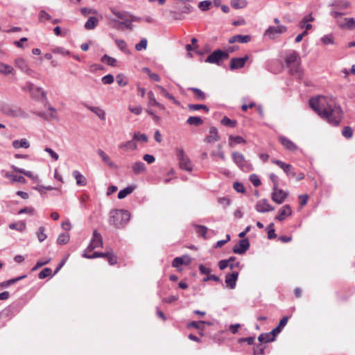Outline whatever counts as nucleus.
Instances as JSON below:
<instances>
[{"mask_svg":"<svg viewBox=\"0 0 355 355\" xmlns=\"http://www.w3.org/2000/svg\"><path fill=\"white\" fill-rule=\"evenodd\" d=\"M229 140H230V146H233V142L235 144H245L246 143V141L241 136H233V135H230L229 137Z\"/></svg>","mask_w":355,"mask_h":355,"instance_id":"nucleus-41","label":"nucleus"},{"mask_svg":"<svg viewBox=\"0 0 355 355\" xmlns=\"http://www.w3.org/2000/svg\"><path fill=\"white\" fill-rule=\"evenodd\" d=\"M85 107L89 110L92 111L95 114H96L98 116V117L101 120H102V121H105V112L103 109H101V107L90 106V105H85Z\"/></svg>","mask_w":355,"mask_h":355,"instance_id":"nucleus-25","label":"nucleus"},{"mask_svg":"<svg viewBox=\"0 0 355 355\" xmlns=\"http://www.w3.org/2000/svg\"><path fill=\"white\" fill-rule=\"evenodd\" d=\"M265 349L266 346L262 343L255 345L254 347V355H265Z\"/></svg>","mask_w":355,"mask_h":355,"instance_id":"nucleus-47","label":"nucleus"},{"mask_svg":"<svg viewBox=\"0 0 355 355\" xmlns=\"http://www.w3.org/2000/svg\"><path fill=\"white\" fill-rule=\"evenodd\" d=\"M38 18L40 22H43L45 20H50L51 19V16L44 10H41L39 12Z\"/></svg>","mask_w":355,"mask_h":355,"instance_id":"nucleus-53","label":"nucleus"},{"mask_svg":"<svg viewBox=\"0 0 355 355\" xmlns=\"http://www.w3.org/2000/svg\"><path fill=\"white\" fill-rule=\"evenodd\" d=\"M232 157L234 162L243 171H249L251 170L250 164L245 159L243 154L239 152H232Z\"/></svg>","mask_w":355,"mask_h":355,"instance_id":"nucleus-6","label":"nucleus"},{"mask_svg":"<svg viewBox=\"0 0 355 355\" xmlns=\"http://www.w3.org/2000/svg\"><path fill=\"white\" fill-rule=\"evenodd\" d=\"M279 141H280L281 144L289 151L294 152L296 151L298 148L296 144H295L291 140L284 136H280L279 137Z\"/></svg>","mask_w":355,"mask_h":355,"instance_id":"nucleus-20","label":"nucleus"},{"mask_svg":"<svg viewBox=\"0 0 355 355\" xmlns=\"http://www.w3.org/2000/svg\"><path fill=\"white\" fill-rule=\"evenodd\" d=\"M250 182L252 183V184L254 186V187H259L261 185V182L259 178V176L256 174H252L250 175Z\"/></svg>","mask_w":355,"mask_h":355,"instance_id":"nucleus-61","label":"nucleus"},{"mask_svg":"<svg viewBox=\"0 0 355 355\" xmlns=\"http://www.w3.org/2000/svg\"><path fill=\"white\" fill-rule=\"evenodd\" d=\"M321 41L324 44V45H328V44H334V39L333 37V36L331 35H324L322 38H321Z\"/></svg>","mask_w":355,"mask_h":355,"instance_id":"nucleus-58","label":"nucleus"},{"mask_svg":"<svg viewBox=\"0 0 355 355\" xmlns=\"http://www.w3.org/2000/svg\"><path fill=\"white\" fill-rule=\"evenodd\" d=\"M133 139L135 141L146 142L148 141V137L145 134H141L139 132H137L134 134Z\"/></svg>","mask_w":355,"mask_h":355,"instance_id":"nucleus-56","label":"nucleus"},{"mask_svg":"<svg viewBox=\"0 0 355 355\" xmlns=\"http://www.w3.org/2000/svg\"><path fill=\"white\" fill-rule=\"evenodd\" d=\"M337 24L343 29L354 30L355 28V19L352 17L338 20Z\"/></svg>","mask_w":355,"mask_h":355,"instance_id":"nucleus-18","label":"nucleus"},{"mask_svg":"<svg viewBox=\"0 0 355 355\" xmlns=\"http://www.w3.org/2000/svg\"><path fill=\"white\" fill-rule=\"evenodd\" d=\"M12 146L15 148H28L30 146V144L26 139H21V140L13 141Z\"/></svg>","mask_w":355,"mask_h":355,"instance_id":"nucleus-34","label":"nucleus"},{"mask_svg":"<svg viewBox=\"0 0 355 355\" xmlns=\"http://www.w3.org/2000/svg\"><path fill=\"white\" fill-rule=\"evenodd\" d=\"M231 6L234 9H241L246 7L248 2L246 0H231Z\"/></svg>","mask_w":355,"mask_h":355,"instance_id":"nucleus-37","label":"nucleus"},{"mask_svg":"<svg viewBox=\"0 0 355 355\" xmlns=\"http://www.w3.org/2000/svg\"><path fill=\"white\" fill-rule=\"evenodd\" d=\"M250 248V243L248 239L240 240L236 245L233 248L232 251L235 254H243Z\"/></svg>","mask_w":355,"mask_h":355,"instance_id":"nucleus-12","label":"nucleus"},{"mask_svg":"<svg viewBox=\"0 0 355 355\" xmlns=\"http://www.w3.org/2000/svg\"><path fill=\"white\" fill-rule=\"evenodd\" d=\"M309 105L321 119L327 120L330 124L334 126L340 124L343 112L335 100L318 96L309 99Z\"/></svg>","mask_w":355,"mask_h":355,"instance_id":"nucleus-1","label":"nucleus"},{"mask_svg":"<svg viewBox=\"0 0 355 355\" xmlns=\"http://www.w3.org/2000/svg\"><path fill=\"white\" fill-rule=\"evenodd\" d=\"M135 188H136L135 185H130V186H128V187H125V189L121 190L118 193V198L119 199L125 198L128 195L132 193L134 191V190L135 189Z\"/></svg>","mask_w":355,"mask_h":355,"instance_id":"nucleus-29","label":"nucleus"},{"mask_svg":"<svg viewBox=\"0 0 355 355\" xmlns=\"http://www.w3.org/2000/svg\"><path fill=\"white\" fill-rule=\"evenodd\" d=\"M9 227L12 230L22 231L25 229L26 225L24 223H14L9 225Z\"/></svg>","mask_w":355,"mask_h":355,"instance_id":"nucleus-57","label":"nucleus"},{"mask_svg":"<svg viewBox=\"0 0 355 355\" xmlns=\"http://www.w3.org/2000/svg\"><path fill=\"white\" fill-rule=\"evenodd\" d=\"M111 10L114 16L121 20V21L119 22L121 24L123 25L126 29L132 31L133 25L130 17V13L127 12L117 11L114 9H112Z\"/></svg>","mask_w":355,"mask_h":355,"instance_id":"nucleus-8","label":"nucleus"},{"mask_svg":"<svg viewBox=\"0 0 355 355\" xmlns=\"http://www.w3.org/2000/svg\"><path fill=\"white\" fill-rule=\"evenodd\" d=\"M101 60L102 62L105 63L107 65L111 66V67H115V66H116V64H117V60L115 58L110 57V55H108L107 54L104 55L101 58Z\"/></svg>","mask_w":355,"mask_h":355,"instance_id":"nucleus-33","label":"nucleus"},{"mask_svg":"<svg viewBox=\"0 0 355 355\" xmlns=\"http://www.w3.org/2000/svg\"><path fill=\"white\" fill-rule=\"evenodd\" d=\"M33 98L38 99L40 96L46 98L45 92L39 87H35L34 90L31 93Z\"/></svg>","mask_w":355,"mask_h":355,"instance_id":"nucleus-35","label":"nucleus"},{"mask_svg":"<svg viewBox=\"0 0 355 355\" xmlns=\"http://www.w3.org/2000/svg\"><path fill=\"white\" fill-rule=\"evenodd\" d=\"M211 4V2L210 1H202L199 3L198 8L202 11H206L209 8Z\"/></svg>","mask_w":355,"mask_h":355,"instance_id":"nucleus-63","label":"nucleus"},{"mask_svg":"<svg viewBox=\"0 0 355 355\" xmlns=\"http://www.w3.org/2000/svg\"><path fill=\"white\" fill-rule=\"evenodd\" d=\"M137 146L134 139L128 141L126 142L121 143L119 146V148L121 149H130V150H135Z\"/></svg>","mask_w":355,"mask_h":355,"instance_id":"nucleus-38","label":"nucleus"},{"mask_svg":"<svg viewBox=\"0 0 355 355\" xmlns=\"http://www.w3.org/2000/svg\"><path fill=\"white\" fill-rule=\"evenodd\" d=\"M287 31V27L283 25L277 26H269L265 31V36L270 39H275L278 35L282 34Z\"/></svg>","mask_w":355,"mask_h":355,"instance_id":"nucleus-9","label":"nucleus"},{"mask_svg":"<svg viewBox=\"0 0 355 355\" xmlns=\"http://www.w3.org/2000/svg\"><path fill=\"white\" fill-rule=\"evenodd\" d=\"M188 107L191 111H198L199 110H203L206 113H208L209 111V107L202 104H189Z\"/></svg>","mask_w":355,"mask_h":355,"instance_id":"nucleus-40","label":"nucleus"},{"mask_svg":"<svg viewBox=\"0 0 355 355\" xmlns=\"http://www.w3.org/2000/svg\"><path fill=\"white\" fill-rule=\"evenodd\" d=\"M235 260L236 258L234 257H231L229 259H223L218 262V267L221 270H223L229 266L230 262Z\"/></svg>","mask_w":355,"mask_h":355,"instance_id":"nucleus-46","label":"nucleus"},{"mask_svg":"<svg viewBox=\"0 0 355 355\" xmlns=\"http://www.w3.org/2000/svg\"><path fill=\"white\" fill-rule=\"evenodd\" d=\"M44 230L45 229L44 227H39L38 232L37 233V236L40 242L44 241L46 238V235L44 233Z\"/></svg>","mask_w":355,"mask_h":355,"instance_id":"nucleus-62","label":"nucleus"},{"mask_svg":"<svg viewBox=\"0 0 355 355\" xmlns=\"http://www.w3.org/2000/svg\"><path fill=\"white\" fill-rule=\"evenodd\" d=\"M0 112L10 117H26V114L19 107L0 101Z\"/></svg>","mask_w":355,"mask_h":355,"instance_id":"nucleus-3","label":"nucleus"},{"mask_svg":"<svg viewBox=\"0 0 355 355\" xmlns=\"http://www.w3.org/2000/svg\"><path fill=\"white\" fill-rule=\"evenodd\" d=\"M273 191L271 194V199L273 202L277 204H282L286 198L288 196V191H284L282 189H278L277 187L276 189H272Z\"/></svg>","mask_w":355,"mask_h":355,"instance_id":"nucleus-11","label":"nucleus"},{"mask_svg":"<svg viewBox=\"0 0 355 355\" xmlns=\"http://www.w3.org/2000/svg\"><path fill=\"white\" fill-rule=\"evenodd\" d=\"M220 139L218 129L216 127H211L209 130V135L205 138V141L208 144H212L219 141Z\"/></svg>","mask_w":355,"mask_h":355,"instance_id":"nucleus-17","label":"nucleus"},{"mask_svg":"<svg viewBox=\"0 0 355 355\" xmlns=\"http://www.w3.org/2000/svg\"><path fill=\"white\" fill-rule=\"evenodd\" d=\"M73 177L76 180V184L78 186H85L87 184V179L86 178L82 175L78 171H73L72 173Z\"/></svg>","mask_w":355,"mask_h":355,"instance_id":"nucleus-26","label":"nucleus"},{"mask_svg":"<svg viewBox=\"0 0 355 355\" xmlns=\"http://www.w3.org/2000/svg\"><path fill=\"white\" fill-rule=\"evenodd\" d=\"M249 59L248 55H245L243 58H232L230 64V68L231 70H236L241 69L244 67L246 61Z\"/></svg>","mask_w":355,"mask_h":355,"instance_id":"nucleus-15","label":"nucleus"},{"mask_svg":"<svg viewBox=\"0 0 355 355\" xmlns=\"http://www.w3.org/2000/svg\"><path fill=\"white\" fill-rule=\"evenodd\" d=\"M157 88L159 89L161 94L168 99L172 100L175 104H179V102L175 100V97L172 94H170L167 90L161 85H157Z\"/></svg>","mask_w":355,"mask_h":355,"instance_id":"nucleus-39","label":"nucleus"},{"mask_svg":"<svg viewBox=\"0 0 355 355\" xmlns=\"http://www.w3.org/2000/svg\"><path fill=\"white\" fill-rule=\"evenodd\" d=\"M130 214L126 210H114L110 217V223L116 228L123 227L130 220Z\"/></svg>","mask_w":355,"mask_h":355,"instance_id":"nucleus-2","label":"nucleus"},{"mask_svg":"<svg viewBox=\"0 0 355 355\" xmlns=\"http://www.w3.org/2000/svg\"><path fill=\"white\" fill-rule=\"evenodd\" d=\"M195 94V97L197 100L203 101L206 98V94L200 89L196 87H191L189 89Z\"/></svg>","mask_w":355,"mask_h":355,"instance_id":"nucleus-36","label":"nucleus"},{"mask_svg":"<svg viewBox=\"0 0 355 355\" xmlns=\"http://www.w3.org/2000/svg\"><path fill=\"white\" fill-rule=\"evenodd\" d=\"M132 171L135 175H139L146 171V167L142 162H136L132 165Z\"/></svg>","mask_w":355,"mask_h":355,"instance_id":"nucleus-27","label":"nucleus"},{"mask_svg":"<svg viewBox=\"0 0 355 355\" xmlns=\"http://www.w3.org/2000/svg\"><path fill=\"white\" fill-rule=\"evenodd\" d=\"M221 123L225 126L235 127L236 125V121L231 120L227 116H224L221 120Z\"/></svg>","mask_w":355,"mask_h":355,"instance_id":"nucleus-50","label":"nucleus"},{"mask_svg":"<svg viewBox=\"0 0 355 355\" xmlns=\"http://www.w3.org/2000/svg\"><path fill=\"white\" fill-rule=\"evenodd\" d=\"M69 239L70 236L69 234L62 233L58 236L57 243L60 245H65L69 241Z\"/></svg>","mask_w":355,"mask_h":355,"instance_id":"nucleus-43","label":"nucleus"},{"mask_svg":"<svg viewBox=\"0 0 355 355\" xmlns=\"http://www.w3.org/2000/svg\"><path fill=\"white\" fill-rule=\"evenodd\" d=\"M288 319V316L283 317L279 321L278 326L271 331V334L276 337V336L279 334L282 331V329L286 325Z\"/></svg>","mask_w":355,"mask_h":355,"instance_id":"nucleus-24","label":"nucleus"},{"mask_svg":"<svg viewBox=\"0 0 355 355\" xmlns=\"http://www.w3.org/2000/svg\"><path fill=\"white\" fill-rule=\"evenodd\" d=\"M229 58V53L220 49H216L207 56L206 62L219 64L220 60H226Z\"/></svg>","mask_w":355,"mask_h":355,"instance_id":"nucleus-7","label":"nucleus"},{"mask_svg":"<svg viewBox=\"0 0 355 355\" xmlns=\"http://www.w3.org/2000/svg\"><path fill=\"white\" fill-rule=\"evenodd\" d=\"M52 270L49 268H44L39 274L38 277L41 279H43L47 277L52 276Z\"/></svg>","mask_w":355,"mask_h":355,"instance_id":"nucleus-54","label":"nucleus"},{"mask_svg":"<svg viewBox=\"0 0 355 355\" xmlns=\"http://www.w3.org/2000/svg\"><path fill=\"white\" fill-rule=\"evenodd\" d=\"M298 60L300 58L297 53L295 51H293L286 55L285 62L287 67L290 68L291 73L300 78L302 73Z\"/></svg>","mask_w":355,"mask_h":355,"instance_id":"nucleus-4","label":"nucleus"},{"mask_svg":"<svg viewBox=\"0 0 355 355\" xmlns=\"http://www.w3.org/2000/svg\"><path fill=\"white\" fill-rule=\"evenodd\" d=\"M105 258H107L108 263L112 266L114 265L117 263V257L112 251L107 252V254H106Z\"/></svg>","mask_w":355,"mask_h":355,"instance_id":"nucleus-45","label":"nucleus"},{"mask_svg":"<svg viewBox=\"0 0 355 355\" xmlns=\"http://www.w3.org/2000/svg\"><path fill=\"white\" fill-rule=\"evenodd\" d=\"M271 162L272 163L280 167L287 175H291L293 177L295 176V173L294 172L293 168L291 164L275 159H272Z\"/></svg>","mask_w":355,"mask_h":355,"instance_id":"nucleus-13","label":"nucleus"},{"mask_svg":"<svg viewBox=\"0 0 355 355\" xmlns=\"http://www.w3.org/2000/svg\"><path fill=\"white\" fill-rule=\"evenodd\" d=\"M98 19L95 17H90L85 24L87 30H93L98 25Z\"/></svg>","mask_w":355,"mask_h":355,"instance_id":"nucleus-32","label":"nucleus"},{"mask_svg":"<svg viewBox=\"0 0 355 355\" xmlns=\"http://www.w3.org/2000/svg\"><path fill=\"white\" fill-rule=\"evenodd\" d=\"M148 41L146 38H142L141 41L135 45V49L138 51L144 50L147 47Z\"/></svg>","mask_w":355,"mask_h":355,"instance_id":"nucleus-55","label":"nucleus"},{"mask_svg":"<svg viewBox=\"0 0 355 355\" xmlns=\"http://www.w3.org/2000/svg\"><path fill=\"white\" fill-rule=\"evenodd\" d=\"M342 135L347 139L352 138L353 135L352 128L349 126L345 127L342 131Z\"/></svg>","mask_w":355,"mask_h":355,"instance_id":"nucleus-59","label":"nucleus"},{"mask_svg":"<svg viewBox=\"0 0 355 355\" xmlns=\"http://www.w3.org/2000/svg\"><path fill=\"white\" fill-rule=\"evenodd\" d=\"M98 155L101 157L103 162L110 168H116L114 163L111 161L110 157L103 150H98Z\"/></svg>","mask_w":355,"mask_h":355,"instance_id":"nucleus-28","label":"nucleus"},{"mask_svg":"<svg viewBox=\"0 0 355 355\" xmlns=\"http://www.w3.org/2000/svg\"><path fill=\"white\" fill-rule=\"evenodd\" d=\"M251 37L250 35H235L232 37H231L229 39V43L232 44L236 42H240V43H248L250 41Z\"/></svg>","mask_w":355,"mask_h":355,"instance_id":"nucleus-23","label":"nucleus"},{"mask_svg":"<svg viewBox=\"0 0 355 355\" xmlns=\"http://www.w3.org/2000/svg\"><path fill=\"white\" fill-rule=\"evenodd\" d=\"M15 65L16 67L19 69L21 71L26 73V74L33 76L35 72L33 70L29 68L26 61L21 58H18L15 60Z\"/></svg>","mask_w":355,"mask_h":355,"instance_id":"nucleus-14","label":"nucleus"},{"mask_svg":"<svg viewBox=\"0 0 355 355\" xmlns=\"http://www.w3.org/2000/svg\"><path fill=\"white\" fill-rule=\"evenodd\" d=\"M258 340L260 343H269L272 342L275 340V336L271 334V331L269 333L261 334L258 337Z\"/></svg>","mask_w":355,"mask_h":355,"instance_id":"nucleus-30","label":"nucleus"},{"mask_svg":"<svg viewBox=\"0 0 355 355\" xmlns=\"http://www.w3.org/2000/svg\"><path fill=\"white\" fill-rule=\"evenodd\" d=\"M196 233L204 238L206 237L207 232V227L204 225H195Z\"/></svg>","mask_w":355,"mask_h":355,"instance_id":"nucleus-48","label":"nucleus"},{"mask_svg":"<svg viewBox=\"0 0 355 355\" xmlns=\"http://www.w3.org/2000/svg\"><path fill=\"white\" fill-rule=\"evenodd\" d=\"M292 209L289 205H284L279 210V214L275 218V220L279 221L284 220L286 217L291 216Z\"/></svg>","mask_w":355,"mask_h":355,"instance_id":"nucleus-19","label":"nucleus"},{"mask_svg":"<svg viewBox=\"0 0 355 355\" xmlns=\"http://www.w3.org/2000/svg\"><path fill=\"white\" fill-rule=\"evenodd\" d=\"M107 254V252H94L93 254H88L87 252H86V250L84 252L83 256L85 257V258H87V259H95V258H98V257H103L105 258V255Z\"/></svg>","mask_w":355,"mask_h":355,"instance_id":"nucleus-44","label":"nucleus"},{"mask_svg":"<svg viewBox=\"0 0 355 355\" xmlns=\"http://www.w3.org/2000/svg\"><path fill=\"white\" fill-rule=\"evenodd\" d=\"M116 80L117 84L121 87H124L128 84L125 76L122 73H119L116 76Z\"/></svg>","mask_w":355,"mask_h":355,"instance_id":"nucleus-49","label":"nucleus"},{"mask_svg":"<svg viewBox=\"0 0 355 355\" xmlns=\"http://www.w3.org/2000/svg\"><path fill=\"white\" fill-rule=\"evenodd\" d=\"M313 20L314 18L311 15H307L299 22V27L300 28L310 30L312 28V25L310 24V22L313 21Z\"/></svg>","mask_w":355,"mask_h":355,"instance_id":"nucleus-22","label":"nucleus"},{"mask_svg":"<svg viewBox=\"0 0 355 355\" xmlns=\"http://www.w3.org/2000/svg\"><path fill=\"white\" fill-rule=\"evenodd\" d=\"M176 156L179 161V165L181 169L191 171L193 165L189 157L185 154L182 148H177Z\"/></svg>","mask_w":355,"mask_h":355,"instance_id":"nucleus-5","label":"nucleus"},{"mask_svg":"<svg viewBox=\"0 0 355 355\" xmlns=\"http://www.w3.org/2000/svg\"><path fill=\"white\" fill-rule=\"evenodd\" d=\"M13 67L10 65L0 62V73L8 75L12 73Z\"/></svg>","mask_w":355,"mask_h":355,"instance_id":"nucleus-42","label":"nucleus"},{"mask_svg":"<svg viewBox=\"0 0 355 355\" xmlns=\"http://www.w3.org/2000/svg\"><path fill=\"white\" fill-rule=\"evenodd\" d=\"M12 168L13 171H15L16 173H19L24 174V175H26L28 178L33 177V173L31 171H26L23 168H20L15 166H12Z\"/></svg>","mask_w":355,"mask_h":355,"instance_id":"nucleus-52","label":"nucleus"},{"mask_svg":"<svg viewBox=\"0 0 355 355\" xmlns=\"http://www.w3.org/2000/svg\"><path fill=\"white\" fill-rule=\"evenodd\" d=\"M103 239L100 233L97 230H94L93 232L92 238L90 241L89 244L88 245L86 251H92L95 248L101 247L103 245Z\"/></svg>","mask_w":355,"mask_h":355,"instance_id":"nucleus-10","label":"nucleus"},{"mask_svg":"<svg viewBox=\"0 0 355 355\" xmlns=\"http://www.w3.org/2000/svg\"><path fill=\"white\" fill-rule=\"evenodd\" d=\"M101 80L104 85H110L114 83V78L112 74H107L103 76Z\"/></svg>","mask_w":355,"mask_h":355,"instance_id":"nucleus-64","label":"nucleus"},{"mask_svg":"<svg viewBox=\"0 0 355 355\" xmlns=\"http://www.w3.org/2000/svg\"><path fill=\"white\" fill-rule=\"evenodd\" d=\"M187 123L191 125L200 126L203 123V120L200 116H192L187 119Z\"/></svg>","mask_w":355,"mask_h":355,"instance_id":"nucleus-31","label":"nucleus"},{"mask_svg":"<svg viewBox=\"0 0 355 355\" xmlns=\"http://www.w3.org/2000/svg\"><path fill=\"white\" fill-rule=\"evenodd\" d=\"M203 323H205V321H192L190 323H189L188 327H193L196 329H202Z\"/></svg>","mask_w":355,"mask_h":355,"instance_id":"nucleus-60","label":"nucleus"},{"mask_svg":"<svg viewBox=\"0 0 355 355\" xmlns=\"http://www.w3.org/2000/svg\"><path fill=\"white\" fill-rule=\"evenodd\" d=\"M255 208L256 210L260 213H265L275 209L274 207L268 204L266 199L259 200L256 204Z\"/></svg>","mask_w":355,"mask_h":355,"instance_id":"nucleus-16","label":"nucleus"},{"mask_svg":"<svg viewBox=\"0 0 355 355\" xmlns=\"http://www.w3.org/2000/svg\"><path fill=\"white\" fill-rule=\"evenodd\" d=\"M239 277L238 272H233L232 273L227 274L225 276V284L230 289H234L236 285V281Z\"/></svg>","mask_w":355,"mask_h":355,"instance_id":"nucleus-21","label":"nucleus"},{"mask_svg":"<svg viewBox=\"0 0 355 355\" xmlns=\"http://www.w3.org/2000/svg\"><path fill=\"white\" fill-rule=\"evenodd\" d=\"M148 97L149 99L148 105H150V106H159L160 105V103L156 101L153 92H149L148 93Z\"/></svg>","mask_w":355,"mask_h":355,"instance_id":"nucleus-51","label":"nucleus"}]
</instances>
